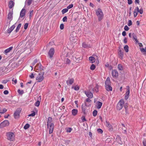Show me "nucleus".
<instances>
[{"label": "nucleus", "mask_w": 146, "mask_h": 146, "mask_svg": "<svg viewBox=\"0 0 146 146\" xmlns=\"http://www.w3.org/2000/svg\"><path fill=\"white\" fill-rule=\"evenodd\" d=\"M44 72H41L39 73L36 78V80L38 82H41L44 79Z\"/></svg>", "instance_id": "f03ea898"}, {"label": "nucleus", "mask_w": 146, "mask_h": 146, "mask_svg": "<svg viewBox=\"0 0 146 146\" xmlns=\"http://www.w3.org/2000/svg\"><path fill=\"white\" fill-rule=\"evenodd\" d=\"M96 15L98 17L99 21H101L103 18L104 14L102 10L98 8L96 11Z\"/></svg>", "instance_id": "f257e3e1"}, {"label": "nucleus", "mask_w": 146, "mask_h": 146, "mask_svg": "<svg viewBox=\"0 0 146 146\" xmlns=\"http://www.w3.org/2000/svg\"><path fill=\"white\" fill-rule=\"evenodd\" d=\"M85 93L88 98H91L93 97V95L91 92L88 91H85Z\"/></svg>", "instance_id": "f8f14e48"}, {"label": "nucleus", "mask_w": 146, "mask_h": 146, "mask_svg": "<svg viewBox=\"0 0 146 146\" xmlns=\"http://www.w3.org/2000/svg\"><path fill=\"white\" fill-rule=\"evenodd\" d=\"M30 77L31 78H34V76L33 74L32 73L31 74L30 76Z\"/></svg>", "instance_id": "338daca9"}, {"label": "nucleus", "mask_w": 146, "mask_h": 146, "mask_svg": "<svg viewBox=\"0 0 146 146\" xmlns=\"http://www.w3.org/2000/svg\"><path fill=\"white\" fill-rule=\"evenodd\" d=\"M63 21V22H66L67 21V18L66 16H65L63 17L62 19Z\"/></svg>", "instance_id": "603ef678"}, {"label": "nucleus", "mask_w": 146, "mask_h": 146, "mask_svg": "<svg viewBox=\"0 0 146 146\" xmlns=\"http://www.w3.org/2000/svg\"><path fill=\"white\" fill-rule=\"evenodd\" d=\"M105 87L106 90L108 91H111L112 90V88L110 86V84L106 85Z\"/></svg>", "instance_id": "4be33fe9"}, {"label": "nucleus", "mask_w": 146, "mask_h": 146, "mask_svg": "<svg viewBox=\"0 0 146 146\" xmlns=\"http://www.w3.org/2000/svg\"><path fill=\"white\" fill-rule=\"evenodd\" d=\"M21 26V24H19L18 25V26L17 27V28H16V32H17L19 31V30Z\"/></svg>", "instance_id": "f704fd0d"}, {"label": "nucleus", "mask_w": 146, "mask_h": 146, "mask_svg": "<svg viewBox=\"0 0 146 146\" xmlns=\"http://www.w3.org/2000/svg\"><path fill=\"white\" fill-rule=\"evenodd\" d=\"M139 13V8L138 7H137L134 10V17H135L138 15Z\"/></svg>", "instance_id": "a211bd4d"}, {"label": "nucleus", "mask_w": 146, "mask_h": 146, "mask_svg": "<svg viewBox=\"0 0 146 146\" xmlns=\"http://www.w3.org/2000/svg\"><path fill=\"white\" fill-rule=\"evenodd\" d=\"M102 102H97L96 103V106L98 109H100L102 105Z\"/></svg>", "instance_id": "6ab92c4d"}, {"label": "nucleus", "mask_w": 146, "mask_h": 146, "mask_svg": "<svg viewBox=\"0 0 146 146\" xmlns=\"http://www.w3.org/2000/svg\"><path fill=\"white\" fill-rule=\"evenodd\" d=\"M97 111L96 110H94L93 112V115L95 117L97 114Z\"/></svg>", "instance_id": "a19ab883"}, {"label": "nucleus", "mask_w": 146, "mask_h": 146, "mask_svg": "<svg viewBox=\"0 0 146 146\" xmlns=\"http://www.w3.org/2000/svg\"><path fill=\"white\" fill-rule=\"evenodd\" d=\"M106 126L109 129V130L111 131L112 130V127L111 124L108 122L106 121Z\"/></svg>", "instance_id": "dca6fc26"}, {"label": "nucleus", "mask_w": 146, "mask_h": 146, "mask_svg": "<svg viewBox=\"0 0 146 146\" xmlns=\"http://www.w3.org/2000/svg\"><path fill=\"white\" fill-rule=\"evenodd\" d=\"M129 37L131 38L132 37L133 39L135 40L136 43H137L138 42L137 39V36L135 33H133L132 34L131 33H129Z\"/></svg>", "instance_id": "1a4fd4ad"}, {"label": "nucleus", "mask_w": 146, "mask_h": 146, "mask_svg": "<svg viewBox=\"0 0 146 146\" xmlns=\"http://www.w3.org/2000/svg\"><path fill=\"white\" fill-rule=\"evenodd\" d=\"M68 11V9L67 8H65L63 9L62 11V13L63 14H64L67 12Z\"/></svg>", "instance_id": "72a5a7b5"}, {"label": "nucleus", "mask_w": 146, "mask_h": 146, "mask_svg": "<svg viewBox=\"0 0 146 146\" xmlns=\"http://www.w3.org/2000/svg\"><path fill=\"white\" fill-rule=\"evenodd\" d=\"M97 131L98 132L100 133H102L103 132V131L100 129H98Z\"/></svg>", "instance_id": "bf43d9fd"}, {"label": "nucleus", "mask_w": 146, "mask_h": 146, "mask_svg": "<svg viewBox=\"0 0 146 146\" xmlns=\"http://www.w3.org/2000/svg\"><path fill=\"white\" fill-rule=\"evenodd\" d=\"M89 61L91 63H93L95 61V58L92 56H90L89 58Z\"/></svg>", "instance_id": "a878e982"}, {"label": "nucleus", "mask_w": 146, "mask_h": 146, "mask_svg": "<svg viewBox=\"0 0 146 146\" xmlns=\"http://www.w3.org/2000/svg\"><path fill=\"white\" fill-rule=\"evenodd\" d=\"M127 92H128V91L126 92L125 97V100H127L128 99V94L127 93Z\"/></svg>", "instance_id": "3c124183"}, {"label": "nucleus", "mask_w": 146, "mask_h": 146, "mask_svg": "<svg viewBox=\"0 0 146 146\" xmlns=\"http://www.w3.org/2000/svg\"><path fill=\"white\" fill-rule=\"evenodd\" d=\"M123 42L125 43H126L127 42V39L126 38H125L123 40Z\"/></svg>", "instance_id": "0e129e2a"}, {"label": "nucleus", "mask_w": 146, "mask_h": 146, "mask_svg": "<svg viewBox=\"0 0 146 146\" xmlns=\"http://www.w3.org/2000/svg\"><path fill=\"white\" fill-rule=\"evenodd\" d=\"M15 27L14 25H13L11 27L8 29L7 31V32L8 33H10L13 30Z\"/></svg>", "instance_id": "aec40b11"}, {"label": "nucleus", "mask_w": 146, "mask_h": 146, "mask_svg": "<svg viewBox=\"0 0 146 146\" xmlns=\"http://www.w3.org/2000/svg\"><path fill=\"white\" fill-rule=\"evenodd\" d=\"M17 92H18L19 93V94H22L24 93L23 91V90H18V91H17Z\"/></svg>", "instance_id": "c03bdc74"}, {"label": "nucleus", "mask_w": 146, "mask_h": 146, "mask_svg": "<svg viewBox=\"0 0 146 146\" xmlns=\"http://www.w3.org/2000/svg\"><path fill=\"white\" fill-rule=\"evenodd\" d=\"M34 68L35 69L38 70H41L43 69V67L41 65L40 63H38L37 64L36 66H35Z\"/></svg>", "instance_id": "9b49d317"}, {"label": "nucleus", "mask_w": 146, "mask_h": 146, "mask_svg": "<svg viewBox=\"0 0 146 146\" xmlns=\"http://www.w3.org/2000/svg\"><path fill=\"white\" fill-rule=\"evenodd\" d=\"M37 60L36 59H35L34 61L32 63V65L33 66H34L35 64L37 62Z\"/></svg>", "instance_id": "13d9d810"}, {"label": "nucleus", "mask_w": 146, "mask_h": 146, "mask_svg": "<svg viewBox=\"0 0 146 146\" xmlns=\"http://www.w3.org/2000/svg\"><path fill=\"white\" fill-rule=\"evenodd\" d=\"M14 6V3L13 1H9V7L10 9H11Z\"/></svg>", "instance_id": "c756f323"}, {"label": "nucleus", "mask_w": 146, "mask_h": 146, "mask_svg": "<svg viewBox=\"0 0 146 146\" xmlns=\"http://www.w3.org/2000/svg\"><path fill=\"white\" fill-rule=\"evenodd\" d=\"M48 128H49V133L50 134L52 133L53 128H54V124L52 123L50 124L49 125H47Z\"/></svg>", "instance_id": "9d476101"}, {"label": "nucleus", "mask_w": 146, "mask_h": 146, "mask_svg": "<svg viewBox=\"0 0 146 146\" xmlns=\"http://www.w3.org/2000/svg\"><path fill=\"white\" fill-rule=\"evenodd\" d=\"M54 53V50L53 48H50L48 53V56L50 58H52Z\"/></svg>", "instance_id": "0eeeda50"}, {"label": "nucleus", "mask_w": 146, "mask_h": 146, "mask_svg": "<svg viewBox=\"0 0 146 146\" xmlns=\"http://www.w3.org/2000/svg\"><path fill=\"white\" fill-rule=\"evenodd\" d=\"M112 76L114 78H116L118 76V73L116 70H113L112 71Z\"/></svg>", "instance_id": "4468645a"}, {"label": "nucleus", "mask_w": 146, "mask_h": 146, "mask_svg": "<svg viewBox=\"0 0 146 146\" xmlns=\"http://www.w3.org/2000/svg\"><path fill=\"white\" fill-rule=\"evenodd\" d=\"M99 86L98 84H96L95 87L92 89V91L94 92H98V91Z\"/></svg>", "instance_id": "b1692460"}, {"label": "nucleus", "mask_w": 146, "mask_h": 146, "mask_svg": "<svg viewBox=\"0 0 146 146\" xmlns=\"http://www.w3.org/2000/svg\"><path fill=\"white\" fill-rule=\"evenodd\" d=\"M40 105V102L39 101H37L35 103V105L37 107L38 106Z\"/></svg>", "instance_id": "37998d69"}, {"label": "nucleus", "mask_w": 146, "mask_h": 146, "mask_svg": "<svg viewBox=\"0 0 146 146\" xmlns=\"http://www.w3.org/2000/svg\"><path fill=\"white\" fill-rule=\"evenodd\" d=\"M13 13L12 12H10L8 15L7 19L10 20L9 22L10 21L12 20L13 18Z\"/></svg>", "instance_id": "f3484780"}, {"label": "nucleus", "mask_w": 146, "mask_h": 146, "mask_svg": "<svg viewBox=\"0 0 146 146\" xmlns=\"http://www.w3.org/2000/svg\"><path fill=\"white\" fill-rule=\"evenodd\" d=\"M110 78L109 77H108L106 81L105 85H110Z\"/></svg>", "instance_id": "c85d7f7f"}, {"label": "nucleus", "mask_w": 146, "mask_h": 146, "mask_svg": "<svg viewBox=\"0 0 146 146\" xmlns=\"http://www.w3.org/2000/svg\"><path fill=\"white\" fill-rule=\"evenodd\" d=\"M52 121V118L50 117H48V122L47 123V125H49L50 124H51V122Z\"/></svg>", "instance_id": "473e14b6"}, {"label": "nucleus", "mask_w": 146, "mask_h": 146, "mask_svg": "<svg viewBox=\"0 0 146 146\" xmlns=\"http://www.w3.org/2000/svg\"><path fill=\"white\" fill-rule=\"evenodd\" d=\"M73 6V4H71L68 6L67 8L68 9L72 8Z\"/></svg>", "instance_id": "79ce46f5"}, {"label": "nucleus", "mask_w": 146, "mask_h": 146, "mask_svg": "<svg viewBox=\"0 0 146 146\" xmlns=\"http://www.w3.org/2000/svg\"><path fill=\"white\" fill-rule=\"evenodd\" d=\"M140 51L145 56H146V47L145 48H143L140 49Z\"/></svg>", "instance_id": "cd10ccee"}, {"label": "nucleus", "mask_w": 146, "mask_h": 146, "mask_svg": "<svg viewBox=\"0 0 146 146\" xmlns=\"http://www.w3.org/2000/svg\"><path fill=\"white\" fill-rule=\"evenodd\" d=\"M33 10H32L31 11L30 14V17H32V16L33 15Z\"/></svg>", "instance_id": "e2e57ef3"}, {"label": "nucleus", "mask_w": 146, "mask_h": 146, "mask_svg": "<svg viewBox=\"0 0 146 146\" xmlns=\"http://www.w3.org/2000/svg\"><path fill=\"white\" fill-rule=\"evenodd\" d=\"M7 111L6 109L0 107V113L3 114L5 112Z\"/></svg>", "instance_id": "393cba45"}, {"label": "nucleus", "mask_w": 146, "mask_h": 146, "mask_svg": "<svg viewBox=\"0 0 146 146\" xmlns=\"http://www.w3.org/2000/svg\"><path fill=\"white\" fill-rule=\"evenodd\" d=\"M65 106H61L60 108L59 109L60 110H64L65 109Z\"/></svg>", "instance_id": "5fc2aeb1"}, {"label": "nucleus", "mask_w": 146, "mask_h": 146, "mask_svg": "<svg viewBox=\"0 0 146 146\" xmlns=\"http://www.w3.org/2000/svg\"><path fill=\"white\" fill-rule=\"evenodd\" d=\"M132 25V23L131 20H129L128 21V26H130Z\"/></svg>", "instance_id": "4d7b16f0"}, {"label": "nucleus", "mask_w": 146, "mask_h": 146, "mask_svg": "<svg viewBox=\"0 0 146 146\" xmlns=\"http://www.w3.org/2000/svg\"><path fill=\"white\" fill-rule=\"evenodd\" d=\"M118 54L119 56V58L121 59L123 58V54L122 52L121 51V50H119L118 52Z\"/></svg>", "instance_id": "412c9836"}, {"label": "nucleus", "mask_w": 146, "mask_h": 146, "mask_svg": "<svg viewBox=\"0 0 146 146\" xmlns=\"http://www.w3.org/2000/svg\"><path fill=\"white\" fill-rule=\"evenodd\" d=\"M74 33H72L70 35V40L73 43H75L77 42V37L74 35Z\"/></svg>", "instance_id": "20e7f679"}, {"label": "nucleus", "mask_w": 146, "mask_h": 146, "mask_svg": "<svg viewBox=\"0 0 146 146\" xmlns=\"http://www.w3.org/2000/svg\"><path fill=\"white\" fill-rule=\"evenodd\" d=\"M20 111L21 110H20L19 109H17L16 110L14 114V116L15 119H18L19 117Z\"/></svg>", "instance_id": "6e6552de"}, {"label": "nucleus", "mask_w": 146, "mask_h": 146, "mask_svg": "<svg viewBox=\"0 0 146 146\" xmlns=\"http://www.w3.org/2000/svg\"><path fill=\"white\" fill-rule=\"evenodd\" d=\"M6 135L7 137H14L15 136V133L11 132H9L7 133Z\"/></svg>", "instance_id": "ddd939ff"}, {"label": "nucleus", "mask_w": 146, "mask_h": 146, "mask_svg": "<svg viewBox=\"0 0 146 146\" xmlns=\"http://www.w3.org/2000/svg\"><path fill=\"white\" fill-rule=\"evenodd\" d=\"M28 26V23H26L24 25V28L25 29H26Z\"/></svg>", "instance_id": "49530a36"}, {"label": "nucleus", "mask_w": 146, "mask_h": 146, "mask_svg": "<svg viewBox=\"0 0 146 146\" xmlns=\"http://www.w3.org/2000/svg\"><path fill=\"white\" fill-rule=\"evenodd\" d=\"M7 139L10 141H13L15 140V137H8Z\"/></svg>", "instance_id": "09e8293b"}, {"label": "nucleus", "mask_w": 146, "mask_h": 146, "mask_svg": "<svg viewBox=\"0 0 146 146\" xmlns=\"http://www.w3.org/2000/svg\"><path fill=\"white\" fill-rule=\"evenodd\" d=\"M32 1V0H26L25 2L26 5H30L31 4Z\"/></svg>", "instance_id": "7c9ffc66"}, {"label": "nucleus", "mask_w": 146, "mask_h": 146, "mask_svg": "<svg viewBox=\"0 0 146 146\" xmlns=\"http://www.w3.org/2000/svg\"><path fill=\"white\" fill-rule=\"evenodd\" d=\"M74 80L73 78H69L66 81V83L68 85H71L74 82Z\"/></svg>", "instance_id": "2eb2a0df"}, {"label": "nucleus", "mask_w": 146, "mask_h": 146, "mask_svg": "<svg viewBox=\"0 0 146 146\" xmlns=\"http://www.w3.org/2000/svg\"><path fill=\"white\" fill-rule=\"evenodd\" d=\"M35 112L34 111L33 112V113H32L29 115V116H31L33 117V116H35Z\"/></svg>", "instance_id": "8fccbe9b"}, {"label": "nucleus", "mask_w": 146, "mask_h": 146, "mask_svg": "<svg viewBox=\"0 0 146 146\" xmlns=\"http://www.w3.org/2000/svg\"><path fill=\"white\" fill-rule=\"evenodd\" d=\"M122 35L123 36H125L126 35V33L125 31H123L122 33Z\"/></svg>", "instance_id": "774afa93"}, {"label": "nucleus", "mask_w": 146, "mask_h": 146, "mask_svg": "<svg viewBox=\"0 0 146 146\" xmlns=\"http://www.w3.org/2000/svg\"><path fill=\"white\" fill-rule=\"evenodd\" d=\"M118 68L119 70H123V67L121 64L118 65Z\"/></svg>", "instance_id": "4c0bfd02"}, {"label": "nucleus", "mask_w": 146, "mask_h": 146, "mask_svg": "<svg viewBox=\"0 0 146 146\" xmlns=\"http://www.w3.org/2000/svg\"><path fill=\"white\" fill-rule=\"evenodd\" d=\"M96 68L94 64H92L90 67V69L91 70H94Z\"/></svg>", "instance_id": "c9c22d12"}, {"label": "nucleus", "mask_w": 146, "mask_h": 146, "mask_svg": "<svg viewBox=\"0 0 146 146\" xmlns=\"http://www.w3.org/2000/svg\"><path fill=\"white\" fill-rule=\"evenodd\" d=\"M81 119L82 121L83 122H84L85 121H86L85 118L84 117H82Z\"/></svg>", "instance_id": "680f3d73"}, {"label": "nucleus", "mask_w": 146, "mask_h": 146, "mask_svg": "<svg viewBox=\"0 0 146 146\" xmlns=\"http://www.w3.org/2000/svg\"><path fill=\"white\" fill-rule=\"evenodd\" d=\"M9 124V122L7 120H5L0 124V128L8 126Z\"/></svg>", "instance_id": "423d86ee"}, {"label": "nucleus", "mask_w": 146, "mask_h": 146, "mask_svg": "<svg viewBox=\"0 0 146 146\" xmlns=\"http://www.w3.org/2000/svg\"><path fill=\"white\" fill-rule=\"evenodd\" d=\"M79 88L78 86H76L74 88V89L75 90H79Z\"/></svg>", "instance_id": "6e6d98bb"}, {"label": "nucleus", "mask_w": 146, "mask_h": 146, "mask_svg": "<svg viewBox=\"0 0 146 146\" xmlns=\"http://www.w3.org/2000/svg\"><path fill=\"white\" fill-rule=\"evenodd\" d=\"M143 144L144 146H146V140H144L143 141Z\"/></svg>", "instance_id": "69168bd1"}, {"label": "nucleus", "mask_w": 146, "mask_h": 146, "mask_svg": "<svg viewBox=\"0 0 146 146\" xmlns=\"http://www.w3.org/2000/svg\"><path fill=\"white\" fill-rule=\"evenodd\" d=\"M139 13L141 14H143V9L141 8L140 9V10L139 9Z\"/></svg>", "instance_id": "de8ad7c7"}, {"label": "nucleus", "mask_w": 146, "mask_h": 146, "mask_svg": "<svg viewBox=\"0 0 146 146\" xmlns=\"http://www.w3.org/2000/svg\"><path fill=\"white\" fill-rule=\"evenodd\" d=\"M124 49L126 52H128V46L127 45L125 46Z\"/></svg>", "instance_id": "a18cd8bd"}, {"label": "nucleus", "mask_w": 146, "mask_h": 146, "mask_svg": "<svg viewBox=\"0 0 146 146\" xmlns=\"http://www.w3.org/2000/svg\"><path fill=\"white\" fill-rule=\"evenodd\" d=\"M13 47H10L9 48L5 50V52L6 53H7L9 52L11 50L13 49Z\"/></svg>", "instance_id": "2f4dec72"}, {"label": "nucleus", "mask_w": 146, "mask_h": 146, "mask_svg": "<svg viewBox=\"0 0 146 146\" xmlns=\"http://www.w3.org/2000/svg\"><path fill=\"white\" fill-rule=\"evenodd\" d=\"M60 28L61 29H63L64 28V25L63 24H62L60 25Z\"/></svg>", "instance_id": "864d4df0"}, {"label": "nucleus", "mask_w": 146, "mask_h": 146, "mask_svg": "<svg viewBox=\"0 0 146 146\" xmlns=\"http://www.w3.org/2000/svg\"><path fill=\"white\" fill-rule=\"evenodd\" d=\"M66 132H67L70 133L72 130V128L70 127L67 128L66 129Z\"/></svg>", "instance_id": "ea45409f"}, {"label": "nucleus", "mask_w": 146, "mask_h": 146, "mask_svg": "<svg viewBox=\"0 0 146 146\" xmlns=\"http://www.w3.org/2000/svg\"><path fill=\"white\" fill-rule=\"evenodd\" d=\"M82 46L84 48H88L90 47V46H88L87 44L85 42H84L82 44Z\"/></svg>", "instance_id": "e433bc0d"}, {"label": "nucleus", "mask_w": 146, "mask_h": 146, "mask_svg": "<svg viewBox=\"0 0 146 146\" xmlns=\"http://www.w3.org/2000/svg\"><path fill=\"white\" fill-rule=\"evenodd\" d=\"M124 104V102L123 100L122 99L120 100L117 104V109L118 110H121L123 107Z\"/></svg>", "instance_id": "7ed1b4c3"}, {"label": "nucleus", "mask_w": 146, "mask_h": 146, "mask_svg": "<svg viewBox=\"0 0 146 146\" xmlns=\"http://www.w3.org/2000/svg\"><path fill=\"white\" fill-rule=\"evenodd\" d=\"M29 127V125L28 123L26 124L24 126V128L25 129H28Z\"/></svg>", "instance_id": "58836bf2"}, {"label": "nucleus", "mask_w": 146, "mask_h": 146, "mask_svg": "<svg viewBox=\"0 0 146 146\" xmlns=\"http://www.w3.org/2000/svg\"><path fill=\"white\" fill-rule=\"evenodd\" d=\"M66 63L67 64H69L70 62V60L68 58H67L66 60Z\"/></svg>", "instance_id": "052dcab7"}, {"label": "nucleus", "mask_w": 146, "mask_h": 146, "mask_svg": "<svg viewBox=\"0 0 146 146\" xmlns=\"http://www.w3.org/2000/svg\"><path fill=\"white\" fill-rule=\"evenodd\" d=\"M26 12V10L24 8H23L21 11L20 13V16L18 19V21L22 20L24 19V17L25 15Z\"/></svg>", "instance_id": "39448f33"}, {"label": "nucleus", "mask_w": 146, "mask_h": 146, "mask_svg": "<svg viewBox=\"0 0 146 146\" xmlns=\"http://www.w3.org/2000/svg\"><path fill=\"white\" fill-rule=\"evenodd\" d=\"M78 112V110L76 109H73L72 111V113L73 115L75 116L77 115Z\"/></svg>", "instance_id": "5701e85b"}, {"label": "nucleus", "mask_w": 146, "mask_h": 146, "mask_svg": "<svg viewBox=\"0 0 146 146\" xmlns=\"http://www.w3.org/2000/svg\"><path fill=\"white\" fill-rule=\"evenodd\" d=\"M122 128L123 130V132L125 133H127V129L126 128H125L124 125L123 124H122Z\"/></svg>", "instance_id": "bb28decb"}]
</instances>
